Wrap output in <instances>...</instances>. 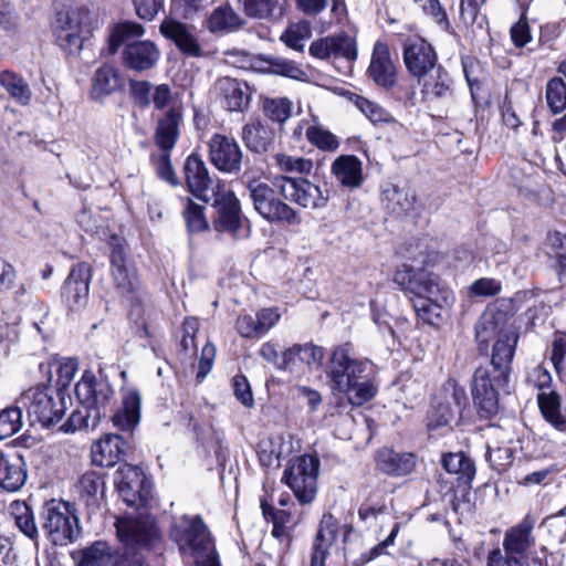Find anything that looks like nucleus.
<instances>
[{
  "label": "nucleus",
  "mask_w": 566,
  "mask_h": 566,
  "mask_svg": "<svg viewBox=\"0 0 566 566\" xmlns=\"http://www.w3.org/2000/svg\"><path fill=\"white\" fill-rule=\"evenodd\" d=\"M370 363L355 357L350 344L337 346L331 354L327 377L333 392L343 395L349 405L371 400L377 388L368 378Z\"/></svg>",
  "instance_id": "nucleus-1"
},
{
  "label": "nucleus",
  "mask_w": 566,
  "mask_h": 566,
  "mask_svg": "<svg viewBox=\"0 0 566 566\" xmlns=\"http://www.w3.org/2000/svg\"><path fill=\"white\" fill-rule=\"evenodd\" d=\"M394 282L406 293L415 296L413 308L420 319L436 324L443 306L453 303L452 291L442 286L439 277L427 269H415L408 264L398 268Z\"/></svg>",
  "instance_id": "nucleus-2"
},
{
  "label": "nucleus",
  "mask_w": 566,
  "mask_h": 566,
  "mask_svg": "<svg viewBox=\"0 0 566 566\" xmlns=\"http://www.w3.org/2000/svg\"><path fill=\"white\" fill-rule=\"evenodd\" d=\"M170 536L180 553L192 557L197 566H220L213 537L200 515L174 517Z\"/></svg>",
  "instance_id": "nucleus-3"
},
{
  "label": "nucleus",
  "mask_w": 566,
  "mask_h": 566,
  "mask_svg": "<svg viewBox=\"0 0 566 566\" xmlns=\"http://www.w3.org/2000/svg\"><path fill=\"white\" fill-rule=\"evenodd\" d=\"M117 535L125 544L124 551L116 556L114 566H147L142 552L135 547L151 548L160 539V533L151 516H126L115 523Z\"/></svg>",
  "instance_id": "nucleus-4"
},
{
  "label": "nucleus",
  "mask_w": 566,
  "mask_h": 566,
  "mask_svg": "<svg viewBox=\"0 0 566 566\" xmlns=\"http://www.w3.org/2000/svg\"><path fill=\"white\" fill-rule=\"evenodd\" d=\"M143 34V25L136 22H123L113 29L108 45L109 52L114 54L123 43H126L123 52L124 62L129 69L139 72L154 67L160 56L154 42L133 41Z\"/></svg>",
  "instance_id": "nucleus-5"
},
{
  "label": "nucleus",
  "mask_w": 566,
  "mask_h": 566,
  "mask_svg": "<svg viewBox=\"0 0 566 566\" xmlns=\"http://www.w3.org/2000/svg\"><path fill=\"white\" fill-rule=\"evenodd\" d=\"M535 523V517L526 514L520 523L507 528L503 537V551L492 549L488 555V566L502 563L504 566H528L523 559L535 549L536 538L533 535Z\"/></svg>",
  "instance_id": "nucleus-6"
},
{
  "label": "nucleus",
  "mask_w": 566,
  "mask_h": 566,
  "mask_svg": "<svg viewBox=\"0 0 566 566\" xmlns=\"http://www.w3.org/2000/svg\"><path fill=\"white\" fill-rule=\"evenodd\" d=\"M224 62L233 67L282 75L292 80L303 81L306 73L294 61L272 55H253L245 50L229 49L224 53Z\"/></svg>",
  "instance_id": "nucleus-7"
},
{
  "label": "nucleus",
  "mask_w": 566,
  "mask_h": 566,
  "mask_svg": "<svg viewBox=\"0 0 566 566\" xmlns=\"http://www.w3.org/2000/svg\"><path fill=\"white\" fill-rule=\"evenodd\" d=\"M15 403L27 410L31 424L50 427L61 420L64 413L63 398L50 387L39 386L21 394Z\"/></svg>",
  "instance_id": "nucleus-8"
},
{
  "label": "nucleus",
  "mask_w": 566,
  "mask_h": 566,
  "mask_svg": "<svg viewBox=\"0 0 566 566\" xmlns=\"http://www.w3.org/2000/svg\"><path fill=\"white\" fill-rule=\"evenodd\" d=\"M42 520L43 530L54 545L65 546L81 534L77 516L63 501H49L43 509Z\"/></svg>",
  "instance_id": "nucleus-9"
},
{
  "label": "nucleus",
  "mask_w": 566,
  "mask_h": 566,
  "mask_svg": "<svg viewBox=\"0 0 566 566\" xmlns=\"http://www.w3.org/2000/svg\"><path fill=\"white\" fill-rule=\"evenodd\" d=\"M248 190L253 201L255 211L271 223L285 222L287 224L300 223L297 212L287 203L276 197L277 189L260 180L248 182Z\"/></svg>",
  "instance_id": "nucleus-10"
},
{
  "label": "nucleus",
  "mask_w": 566,
  "mask_h": 566,
  "mask_svg": "<svg viewBox=\"0 0 566 566\" xmlns=\"http://www.w3.org/2000/svg\"><path fill=\"white\" fill-rule=\"evenodd\" d=\"M57 45L69 54H78L90 38L87 13L80 10L59 12L53 23Z\"/></svg>",
  "instance_id": "nucleus-11"
},
{
  "label": "nucleus",
  "mask_w": 566,
  "mask_h": 566,
  "mask_svg": "<svg viewBox=\"0 0 566 566\" xmlns=\"http://www.w3.org/2000/svg\"><path fill=\"white\" fill-rule=\"evenodd\" d=\"M319 461L313 455H301L284 471L283 481L294 492L297 500L311 503L316 494Z\"/></svg>",
  "instance_id": "nucleus-12"
},
{
  "label": "nucleus",
  "mask_w": 566,
  "mask_h": 566,
  "mask_svg": "<svg viewBox=\"0 0 566 566\" xmlns=\"http://www.w3.org/2000/svg\"><path fill=\"white\" fill-rule=\"evenodd\" d=\"M280 195L303 208L317 209L326 206L329 193L305 178L276 176L272 180Z\"/></svg>",
  "instance_id": "nucleus-13"
},
{
  "label": "nucleus",
  "mask_w": 566,
  "mask_h": 566,
  "mask_svg": "<svg viewBox=\"0 0 566 566\" xmlns=\"http://www.w3.org/2000/svg\"><path fill=\"white\" fill-rule=\"evenodd\" d=\"M507 381H499L497 373L488 367L475 369L471 381V394L481 418L489 419L497 413V388L504 387Z\"/></svg>",
  "instance_id": "nucleus-14"
},
{
  "label": "nucleus",
  "mask_w": 566,
  "mask_h": 566,
  "mask_svg": "<svg viewBox=\"0 0 566 566\" xmlns=\"http://www.w3.org/2000/svg\"><path fill=\"white\" fill-rule=\"evenodd\" d=\"M115 483L123 501L134 507L145 506L150 497V483L144 472L132 464H123L116 471Z\"/></svg>",
  "instance_id": "nucleus-15"
},
{
  "label": "nucleus",
  "mask_w": 566,
  "mask_h": 566,
  "mask_svg": "<svg viewBox=\"0 0 566 566\" xmlns=\"http://www.w3.org/2000/svg\"><path fill=\"white\" fill-rule=\"evenodd\" d=\"M75 395L82 407L97 411L104 418L114 396V389L106 378H98L93 371L85 370L75 385Z\"/></svg>",
  "instance_id": "nucleus-16"
},
{
  "label": "nucleus",
  "mask_w": 566,
  "mask_h": 566,
  "mask_svg": "<svg viewBox=\"0 0 566 566\" xmlns=\"http://www.w3.org/2000/svg\"><path fill=\"white\" fill-rule=\"evenodd\" d=\"M402 59L408 73L418 81L440 65L433 46L420 36L405 41Z\"/></svg>",
  "instance_id": "nucleus-17"
},
{
  "label": "nucleus",
  "mask_w": 566,
  "mask_h": 566,
  "mask_svg": "<svg viewBox=\"0 0 566 566\" xmlns=\"http://www.w3.org/2000/svg\"><path fill=\"white\" fill-rule=\"evenodd\" d=\"M209 160L219 170L237 175L241 171L243 153L233 137L213 134L208 142Z\"/></svg>",
  "instance_id": "nucleus-18"
},
{
  "label": "nucleus",
  "mask_w": 566,
  "mask_h": 566,
  "mask_svg": "<svg viewBox=\"0 0 566 566\" xmlns=\"http://www.w3.org/2000/svg\"><path fill=\"white\" fill-rule=\"evenodd\" d=\"M111 245L112 276L117 290L122 294L133 293L138 285L135 268L129 263L124 239L113 235Z\"/></svg>",
  "instance_id": "nucleus-19"
},
{
  "label": "nucleus",
  "mask_w": 566,
  "mask_h": 566,
  "mask_svg": "<svg viewBox=\"0 0 566 566\" xmlns=\"http://www.w3.org/2000/svg\"><path fill=\"white\" fill-rule=\"evenodd\" d=\"M184 174L189 191L205 202L210 201V196L221 189L220 184H214L206 163L197 154L187 157Z\"/></svg>",
  "instance_id": "nucleus-20"
},
{
  "label": "nucleus",
  "mask_w": 566,
  "mask_h": 566,
  "mask_svg": "<svg viewBox=\"0 0 566 566\" xmlns=\"http://www.w3.org/2000/svg\"><path fill=\"white\" fill-rule=\"evenodd\" d=\"M212 93L219 103L230 112H243L248 108L252 97L247 82L230 76L217 78Z\"/></svg>",
  "instance_id": "nucleus-21"
},
{
  "label": "nucleus",
  "mask_w": 566,
  "mask_h": 566,
  "mask_svg": "<svg viewBox=\"0 0 566 566\" xmlns=\"http://www.w3.org/2000/svg\"><path fill=\"white\" fill-rule=\"evenodd\" d=\"M91 277L90 264L82 262L72 268L62 287V298L70 310L87 304Z\"/></svg>",
  "instance_id": "nucleus-22"
},
{
  "label": "nucleus",
  "mask_w": 566,
  "mask_h": 566,
  "mask_svg": "<svg viewBox=\"0 0 566 566\" xmlns=\"http://www.w3.org/2000/svg\"><path fill=\"white\" fill-rule=\"evenodd\" d=\"M367 73L374 83L382 88L390 90L396 85L398 71L386 43L378 41L374 44Z\"/></svg>",
  "instance_id": "nucleus-23"
},
{
  "label": "nucleus",
  "mask_w": 566,
  "mask_h": 566,
  "mask_svg": "<svg viewBox=\"0 0 566 566\" xmlns=\"http://www.w3.org/2000/svg\"><path fill=\"white\" fill-rule=\"evenodd\" d=\"M517 339L518 335L512 326H507L499 333L491 358L492 369L497 373L499 381H509Z\"/></svg>",
  "instance_id": "nucleus-24"
},
{
  "label": "nucleus",
  "mask_w": 566,
  "mask_h": 566,
  "mask_svg": "<svg viewBox=\"0 0 566 566\" xmlns=\"http://www.w3.org/2000/svg\"><path fill=\"white\" fill-rule=\"evenodd\" d=\"M216 209L213 226L218 231L235 232L241 222V209L238 198L232 191L218 190L210 196Z\"/></svg>",
  "instance_id": "nucleus-25"
},
{
  "label": "nucleus",
  "mask_w": 566,
  "mask_h": 566,
  "mask_svg": "<svg viewBox=\"0 0 566 566\" xmlns=\"http://www.w3.org/2000/svg\"><path fill=\"white\" fill-rule=\"evenodd\" d=\"M422 101L429 104L448 102L453 97V80L449 72L439 65L418 81Z\"/></svg>",
  "instance_id": "nucleus-26"
},
{
  "label": "nucleus",
  "mask_w": 566,
  "mask_h": 566,
  "mask_svg": "<svg viewBox=\"0 0 566 566\" xmlns=\"http://www.w3.org/2000/svg\"><path fill=\"white\" fill-rule=\"evenodd\" d=\"M129 450V443L123 437L108 433L93 443L92 462L98 467H114L122 461Z\"/></svg>",
  "instance_id": "nucleus-27"
},
{
  "label": "nucleus",
  "mask_w": 566,
  "mask_h": 566,
  "mask_svg": "<svg viewBox=\"0 0 566 566\" xmlns=\"http://www.w3.org/2000/svg\"><path fill=\"white\" fill-rule=\"evenodd\" d=\"M308 51L312 56L319 60L334 56L352 61L357 56L355 43L347 35H332L318 39L310 45Z\"/></svg>",
  "instance_id": "nucleus-28"
},
{
  "label": "nucleus",
  "mask_w": 566,
  "mask_h": 566,
  "mask_svg": "<svg viewBox=\"0 0 566 566\" xmlns=\"http://www.w3.org/2000/svg\"><path fill=\"white\" fill-rule=\"evenodd\" d=\"M142 396L136 388H124L122 407L113 415L112 422L122 431H133L140 420Z\"/></svg>",
  "instance_id": "nucleus-29"
},
{
  "label": "nucleus",
  "mask_w": 566,
  "mask_h": 566,
  "mask_svg": "<svg viewBox=\"0 0 566 566\" xmlns=\"http://www.w3.org/2000/svg\"><path fill=\"white\" fill-rule=\"evenodd\" d=\"M182 113L178 107H170L158 118L155 128V144L159 150H172L179 137Z\"/></svg>",
  "instance_id": "nucleus-30"
},
{
  "label": "nucleus",
  "mask_w": 566,
  "mask_h": 566,
  "mask_svg": "<svg viewBox=\"0 0 566 566\" xmlns=\"http://www.w3.org/2000/svg\"><path fill=\"white\" fill-rule=\"evenodd\" d=\"M337 533V520L332 514H324L313 544L310 566H325L329 547L335 542Z\"/></svg>",
  "instance_id": "nucleus-31"
},
{
  "label": "nucleus",
  "mask_w": 566,
  "mask_h": 566,
  "mask_svg": "<svg viewBox=\"0 0 566 566\" xmlns=\"http://www.w3.org/2000/svg\"><path fill=\"white\" fill-rule=\"evenodd\" d=\"M27 476V467L21 457L0 451V488L3 491H19L25 484Z\"/></svg>",
  "instance_id": "nucleus-32"
},
{
  "label": "nucleus",
  "mask_w": 566,
  "mask_h": 566,
  "mask_svg": "<svg viewBox=\"0 0 566 566\" xmlns=\"http://www.w3.org/2000/svg\"><path fill=\"white\" fill-rule=\"evenodd\" d=\"M376 464L386 474L401 476L413 471L416 459L412 453L396 452L392 449L382 448L376 454Z\"/></svg>",
  "instance_id": "nucleus-33"
},
{
  "label": "nucleus",
  "mask_w": 566,
  "mask_h": 566,
  "mask_svg": "<svg viewBox=\"0 0 566 566\" xmlns=\"http://www.w3.org/2000/svg\"><path fill=\"white\" fill-rule=\"evenodd\" d=\"M160 32L167 39H170L185 53L191 56H199L201 48L189 30V28L175 20H165L160 25Z\"/></svg>",
  "instance_id": "nucleus-34"
},
{
  "label": "nucleus",
  "mask_w": 566,
  "mask_h": 566,
  "mask_svg": "<svg viewBox=\"0 0 566 566\" xmlns=\"http://www.w3.org/2000/svg\"><path fill=\"white\" fill-rule=\"evenodd\" d=\"M416 195L407 188L388 185L381 192V202L392 214L401 217L410 213L416 207Z\"/></svg>",
  "instance_id": "nucleus-35"
},
{
  "label": "nucleus",
  "mask_w": 566,
  "mask_h": 566,
  "mask_svg": "<svg viewBox=\"0 0 566 566\" xmlns=\"http://www.w3.org/2000/svg\"><path fill=\"white\" fill-rule=\"evenodd\" d=\"M332 171L340 185L348 188H358L363 182V164L354 155L338 157Z\"/></svg>",
  "instance_id": "nucleus-36"
},
{
  "label": "nucleus",
  "mask_w": 566,
  "mask_h": 566,
  "mask_svg": "<svg viewBox=\"0 0 566 566\" xmlns=\"http://www.w3.org/2000/svg\"><path fill=\"white\" fill-rule=\"evenodd\" d=\"M122 85L123 81L117 69L113 65L104 64L95 71L92 95L94 98H102L116 92Z\"/></svg>",
  "instance_id": "nucleus-37"
},
{
  "label": "nucleus",
  "mask_w": 566,
  "mask_h": 566,
  "mask_svg": "<svg viewBox=\"0 0 566 566\" xmlns=\"http://www.w3.org/2000/svg\"><path fill=\"white\" fill-rule=\"evenodd\" d=\"M243 24L241 17L228 4L216 8L207 20V28L212 33H230Z\"/></svg>",
  "instance_id": "nucleus-38"
},
{
  "label": "nucleus",
  "mask_w": 566,
  "mask_h": 566,
  "mask_svg": "<svg viewBox=\"0 0 566 566\" xmlns=\"http://www.w3.org/2000/svg\"><path fill=\"white\" fill-rule=\"evenodd\" d=\"M272 130L261 122L250 123L242 128V140L254 153H264L273 144Z\"/></svg>",
  "instance_id": "nucleus-39"
},
{
  "label": "nucleus",
  "mask_w": 566,
  "mask_h": 566,
  "mask_svg": "<svg viewBox=\"0 0 566 566\" xmlns=\"http://www.w3.org/2000/svg\"><path fill=\"white\" fill-rule=\"evenodd\" d=\"M441 463L448 473L455 474L458 480L467 485L471 484L475 476V464L463 452L444 454Z\"/></svg>",
  "instance_id": "nucleus-40"
},
{
  "label": "nucleus",
  "mask_w": 566,
  "mask_h": 566,
  "mask_svg": "<svg viewBox=\"0 0 566 566\" xmlns=\"http://www.w3.org/2000/svg\"><path fill=\"white\" fill-rule=\"evenodd\" d=\"M115 558L111 545L96 541L81 552L77 566H114Z\"/></svg>",
  "instance_id": "nucleus-41"
},
{
  "label": "nucleus",
  "mask_w": 566,
  "mask_h": 566,
  "mask_svg": "<svg viewBox=\"0 0 566 566\" xmlns=\"http://www.w3.org/2000/svg\"><path fill=\"white\" fill-rule=\"evenodd\" d=\"M10 513L17 528L29 539L36 541L39 530L32 509L23 501H14L10 505Z\"/></svg>",
  "instance_id": "nucleus-42"
},
{
  "label": "nucleus",
  "mask_w": 566,
  "mask_h": 566,
  "mask_svg": "<svg viewBox=\"0 0 566 566\" xmlns=\"http://www.w3.org/2000/svg\"><path fill=\"white\" fill-rule=\"evenodd\" d=\"M1 86L21 105H27L31 97V91L24 80L10 71L0 74Z\"/></svg>",
  "instance_id": "nucleus-43"
},
{
  "label": "nucleus",
  "mask_w": 566,
  "mask_h": 566,
  "mask_svg": "<svg viewBox=\"0 0 566 566\" xmlns=\"http://www.w3.org/2000/svg\"><path fill=\"white\" fill-rule=\"evenodd\" d=\"M459 415L451 406V401H434L427 417L429 430H436L449 426Z\"/></svg>",
  "instance_id": "nucleus-44"
},
{
  "label": "nucleus",
  "mask_w": 566,
  "mask_h": 566,
  "mask_svg": "<svg viewBox=\"0 0 566 566\" xmlns=\"http://www.w3.org/2000/svg\"><path fill=\"white\" fill-rule=\"evenodd\" d=\"M247 15L256 19H269L281 14L280 0H239Z\"/></svg>",
  "instance_id": "nucleus-45"
},
{
  "label": "nucleus",
  "mask_w": 566,
  "mask_h": 566,
  "mask_svg": "<svg viewBox=\"0 0 566 566\" xmlns=\"http://www.w3.org/2000/svg\"><path fill=\"white\" fill-rule=\"evenodd\" d=\"M97 411L83 407V409L74 410L69 417L66 423L63 426L65 431H76L81 429H95L101 419Z\"/></svg>",
  "instance_id": "nucleus-46"
},
{
  "label": "nucleus",
  "mask_w": 566,
  "mask_h": 566,
  "mask_svg": "<svg viewBox=\"0 0 566 566\" xmlns=\"http://www.w3.org/2000/svg\"><path fill=\"white\" fill-rule=\"evenodd\" d=\"M22 428V407L15 405L0 411V440L12 437Z\"/></svg>",
  "instance_id": "nucleus-47"
},
{
  "label": "nucleus",
  "mask_w": 566,
  "mask_h": 566,
  "mask_svg": "<svg viewBox=\"0 0 566 566\" xmlns=\"http://www.w3.org/2000/svg\"><path fill=\"white\" fill-rule=\"evenodd\" d=\"M292 102L286 97L265 98L263 112L272 122L284 124L292 115Z\"/></svg>",
  "instance_id": "nucleus-48"
},
{
  "label": "nucleus",
  "mask_w": 566,
  "mask_h": 566,
  "mask_svg": "<svg viewBox=\"0 0 566 566\" xmlns=\"http://www.w3.org/2000/svg\"><path fill=\"white\" fill-rule=\"evenodd\" d=\"M356 107L374 124L395 123L392 115L379 104L363 96L354 99Z\"/></svg>",
  "instance_id": "nucleus-49"
},
{
  "label": "nucleus",
  "mask_w": 566,
  "mask_h": 566,
  "mask_svg": "<svg viewBox=\"0 0 566 566\" xmlns=\"http://www.w3.org/2000/svg\"><path fill=\"white\" fill-rule=\"evenodd\" d=\"M546 103L554 114L566 108V84L560 77H553L547 82Z\"/></svg>",
  "instance_id": "nucleus-50"
},
{
  "label": "nucleus",
  "mask_w": 566,
  "mask_h": 566,
  "mask_svg": "<svg viewBox=\"0 0 566 566\" xmlns=\"http://www.w3.org/2000/svg\"><path fill=\"white\" fill-rule=\"evenodd\" d=\"M205 207L186 198L182 211L187 228L190 232H201L208 229V221L203 213Z\"/></svg>",
  "instance_id": "nucleus-51"
},
{
  "label": "nucleus",
  "mask_w": 566,
  "mask_h": 566,
  "mask_svg": "<svg viewBox=\"0 0 566 566\" xmlns=\"http://www.w3.org/2000/svg\"><path fill=\"white\" fill-rule=\"evenodd\" d=\"M311 36V25L308 22L301 21L291 24L282 34L281 40L295 51H303L304 41Z\"/></svg>",
  "instance_id": "nucleus-52"
},
{
  "label": "nucleus",
  "mask_w": 566,
  "mask_h": 566,
  "mask_svg": "<svg viewBox=\"0 0 566 566\" xmlns=\"http://www.w3.org/2000/svg\"><path fill=\"white\" fill-rule=\"evenodd\" d=\"M275 165L285 172H300L308 174L313 168V163L310 159L302 157H294L284 153H277L273 156Z\"/></svg>",
  "instance_id": "nucleus-53"
},
{
  "label": "nucleus",
  "mask_w": 566,
  "mask_h": 566,
  "mask_svg": "<svg viewBox=\"0 0 566 566\" xmlns=\"http://www.w3.org/2000/svg\"><path fill=\"white\" fill-rule=\"evenodd\" d=\"M261 357L279 369H286V364L291 360L290 348L281 350L279 344L266 342L260 348Z\"/></svg>",
  "instance_id": "nucleus-54"
},
{
  "label": "nucleus",
  "mask_w": 566,
  "mask_h": 566,
  "mask_svg": "<svg viewBox=\"0 0 566 566\" xmlns=\"http://www.w3.org/2000/svg\"><path fill=\"white\" fill-rule=\"evenodd\" d=\"M307 139L318 148L327 151L336 150L339 146L334 134L318 126H311L306 129Z\"/></svg>",
  "instance_id": "nucleus-55"
},
{
  "label": "nucleus",
  "mask_w": 566,
  "mask_h": 566,
  "mask_svg": "<svg viewBox=\"0 0 566 566\" xmlns=\"http://www.w3.org/2000/svg\"><path fill=\"white\" fill-rule=\"evenodd\" d=\"M291 356L297 355L300 363L307 366L319 365L324 357L322 347L313 344L294 345L290 348Z\"/></svg>",
  "instance_id": "nucleus-56"
},
{
  "label": "nucleus",
  "mask_w": 566,
  "mask_h": 566,
  "mask_svg": "<svg viewBox=\"0 0 566 566\" xmlns=\"http://www.w3.org/2000/svg\"><path fill=\"white\" fill-rule=\"evenodd\" d=\"M130 95L135 103L140 108H147L151 104V94L154 85L148 81H130L129 83Z\"/></svg>",
  "instance_id": "nucleus-57"
},
{
  "label": "nucleus",
  "mask_w": 566,
  "mask_h": 566,
  "mask_svg": "<svg viewBox=\"0 0 566 566\" xmlns=\"http://www.w3.org/2000/svg\"><path fill=\"white\" fill-rule=\"evenodd\" d=\"M552 245L555 248V254L558 262L557 275L563 285H566V235L555 232L549 238Z\"/></svg>",
  "instance_id": "nucleus-58"
},
{
  "label": "nucleus",
  "mask_w": 566,
  "mask_h": 566,
  "mask_svg": "<svg viewBox=\"0 0 566 566\" xmlns=\"http://www.w3.org/2000/svg\"><path fill=\"white\" fill-rule=\"evenodd\" d=\"M170 151L171 150H160L158 156L153 157V160L157 175L170 185L176 186L178 185V178L170 161Z\"/></svg>",
  "instance_id": "nucleus-59"
},
{
  "label": "nucleus",
  "mask_w": 566,
  "mask_h": 566,
  "mask_svg": "<svg viewBox=\"0 0 566 566\" xmlns=\"http://www.w3.org/2000/svg\"><path fill=\"white\" fill-rule=\"evenodd\" d=\"M18 337L17 324L7 322L4 314L0 313V354H7Z\"/></svg>",
  "instance_id": "nucleus-60"
},
{
  "label": "nucleus",
  "mask_w": 566,
  "mask_h": 566,
  "mask_svg": "<svg viewBox=\"0 0 566 566\" xmlns=\"http://www.w3.org/2000/svg\"><path fill=\"white\" fill-rule=\"evenodd\" d=\"M526 381L538 389L539 392L552 390V375L548 369L542 365H536L528 371Z\"/></svg>",
  "instance_id": "nucleus-61"
},
{
  "label": "nucleus",
  "mask_w": 566,
  "mask_h": 566,
  "mask_svg": "<svg viewBox=\"0 0 566 566\" xmlns=\"http://www.w3.org/2000/svg\"><path fill=\"white\" fill-rule=\"evenodd\" d=\"M103 485L99 474L95 471H87L78 480L77 489L82 496L93 497Z\"/></svg>",
  "instance_id": "nucleus-62"
},
{
  "label": "nucleus",
  "mask_w": 566,
  "mask_h": 566,
  "mask_svg": "<svg viewBox=\"0 0 566 566\" xmlns=\"http://www.w3.org/2000/svg\"><path fill=\"white\" fill-rule=\"evenodd\" d=\"M233 391L235 398L245 407L250 408L254 403L253 394L245 376L237 375L233 378Z\"/></svg>",
  "instance_id": "nucleus-63"
},
{
  "label": "nucleus",
  "mask_w": 566,
  "mask_h": 566,
  "mask_svg": "<svg viewBox=\"0 0 566 566\" xmlns=\"http://www.w3.org/2000/svg\"><path fill=\"white\" fill-rule=\"evenodd\" d=\"M564 515V511H560L559 515L551 516L544 522L552 537L558 543L566 542V520Z\"/></svg>",
  "instance_id": "nucleus-64"
}]
</instances>
